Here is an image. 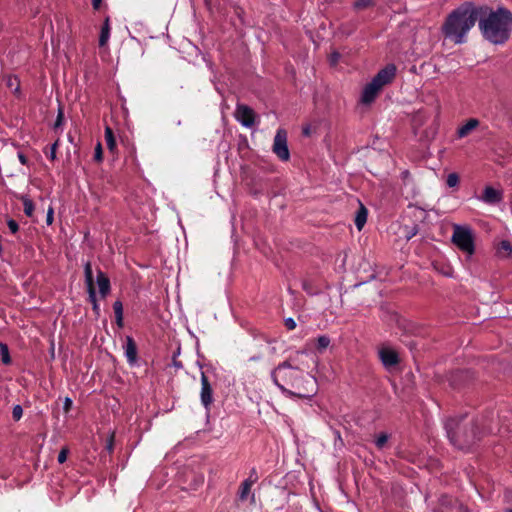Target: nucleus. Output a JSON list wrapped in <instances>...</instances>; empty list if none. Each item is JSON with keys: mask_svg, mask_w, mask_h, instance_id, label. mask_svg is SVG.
I'll return each mask as SVG.
<instances>
[{"mask_svg": "<svg viewBox=\"0 0 512 512\" xmlns=\"http://www.w3.org/2000/svg\"><path fill=\"white\" fill-rule=\"evenodd\" d=\"M413 235H416V230L415 231H411V235L408 236V239H410Z\"/></svg>", "mask_w": 512, "mask_h": 512, "instance_id": "55", "label": "nucleus"}, {"mask_svg": "<svg viewBox=\"0 0 512 512\" xmlns=\"http://www.w3.org/2000/svg\"><path fill=\"white\" fill-rule=\"evenodd\" d=\"M396 71L397 68L394 64H387L372 78V80L382 88L393 81L396 76Z\"/></svg>", "mask_w": 512, "mask_h": 512, "instance_id": "9", "label": "nucleus"}, {"mask_svg": "<svg viewBox=\"0 0 512 512\" xmlns=\"http://www.w3.org/2000/svg\"><path fill=\"white\" fill-rule=\"evenodd\" d=\"M84 276L86 289L88 293V300L92 305L98 304L96 290L94 286L93 270L90 262H86L84 265Z\"/></svg>", "mask_w": 512, "mask_h": 512, "instance_id": "11", "label": "nucleus"}, {"mask_svg": "<svg viewBox=\"0 0 512 512\" xmlns=\"http://www.w3.org/2000/svg\"><path fill=\"white\" fill-rule=\"evenodd\" d=\"M252 486V484L245 480L241 483L238 491V498L240 501H245L248 498Z\"/></svg>", "mask_w": 512, "mask_h": 512, "instance_id": "24", "label": "nucleus"}, {"mask_svg": "<svg viewBox=\"0 0 512 512\" xmlns=\"http://www.w3.org/2000/svg\"><path fill=\"white\" fill-rule=\"evenodd\" d=\"M379 358L385 367V369L389 372L398 371L399 364L401 362L400 354H378Z\"/></svg>", "mask_w": 512, "mask_h": 512, "instance_id": "14", "label": "nucleus"}, {"mask_svg": "<svg viewBox=\"0 0 512 512\" xmlns=\"http://www.w3.org/2000/svg\"><path fill=\"white\" fill-rule=\"evenodd\" d=\"M456 500L448 497L442 496L440 499L441 507L437 509L435 512H453V505Z\"/></svg>", "mask_w": 512, "mask_h": 512, "instance_id": "21", "label": "nucleus"}, {"mask_svg": "<svg viewBox=\"0 0 512 512\" xmlns=\"http://www.w3.org/2000/svg\"><path fill=\"white\" fill-rule=\"evenodd\" d=\"M367 215H368V211L367 209L365 208V206L363 204H360V207L356 213V217H355V226L357 227L358 230H361L363 228V226L365 225L366 221H367Z\"/></svg>", "mask_w": 512, "mask_h": 512, "instance_id": "19", "label": "nucleus"}, {"mask_svg": "<svg viewBox=\"0 0 512 512\" xmlns=\"http://www.w3.org/2000/svg\"><path fill=\"white\" fill-rule=\"evenodd\" d=\"M105 140H106L108 149L111 152H113L116 148V140L114 137L113 130L108 126L105 128Z\"/></svg>", "mask_w": 512, "mask_h": 512, "instance_id": "25", "label": "nucleus"}, {"mask_svg": "<svg viewBox=\"0 0 512 512\" xmlns=\"http://www.w3.org/2000/svg\"><path fill=\"white\" fill-rule=\"evenodd\" d=\"M449 442L459 450H469L487 433H494V428L486 423V420H467V415L449 417L444 422Z\"/></svg>", "mask_w": 512, "mask_h": 512, "instance_id": "2", "label": "nucleus"}, {"mask_svg": "<svg viewBox=\"0 0 512 512\" xmlns=\"http://www.w3.org/2000/svg\"><path fill=\"white\" fill-rule=\"evenodd\" d=\"M309 366L296 364L290 358L279 364L271 373L274 384L286 395L298 398H310L316 393V379L304 372Z\"/></svg>", "mask_w": 512, "mask_h": 512, "instance_id": "1", "label": "nucleus"}, {"mask_svg": "<svg viewBox=\"0 0 512 512\" xmlns=\"http://www.w3.org/2000/svg\"><path fill=\"white\" fill-rule=\"evenodd\" d=\"M382 319L386 321L388 324H396L400 329H402L407 334L421 335L422 327H420L419 325L412 321L402 318L396 312H389L383 310Z\"/></svg>", "mask_w": 512, "mask_h": 512, "instance_id": "6", "label": "nucleus"}, {"mask_svg": "<svg viewBox=\"0 0 512 512\" xmlns=\"http://www.w3.org/2000/svg\"><path fill=\"white\" fill-rule=\"evenodd\" d=\"M92 310H93V312H94L96 317L100 316V306H99V304L92 305Z\"/></svg>", "mask_w": 512, "mask_h": 512, "instance_id": "49", "label": "nucleus"}, {"mask_svg": "<svg viewBox=\"0 0 512 512\" xmlns=\"http://www.w3.org/2000/svg\"><path fill=\"white\" fill-rule=\"evenodd\" d=\"M53 214H54L53 208L50 207L48 209L47 215H46V223H47V225H51L53 223V220H54Z\"/></svg>", "mask_w": 512, "mask_h": 512, "instance_id": "44", "label": "nucleus"}, {"mask_svg": "<svg viewBox=\"0 0 512 512\" xmlns=\"http://www.w3.org/2000/svg\"><path fill=\"white\" fill-rule=\"evenodd\" d=\"M96 283L98 285L99 293H100L101 297L105 298L110 293L111 284H110L109 278L100 269L97 272Z\"/></svg>", "mask_w": 512, "mask_h": 512, "instance_id": "15", "label": "nucleus"}, {"mask_svg": "<svg viewBox=\"0 0 512 512\" xmlns=\"http://www.w3.org/2000/svg\"><path fill=\"white\" fill-rule=\"evenodd\" d=\"M258 474L256 468H252L249 473V477L245 479V481L249 482L250 484H254L258 481Z\"/></svg>", "mask_w": 512, "mask_h": 512, "instance_id": "33", "label": "nucleus"}, {"mask_svg": "<svg viewBox=\"0 0 512 512\" xmlns=\"http://www.w3.org/2000/svg\"><path fill=\"white\" fill-rule=\"evenodd\" d=\"M381 89L382 88L379 85L371 80L368 84H366L362 91L361 102L366 105L371 104Z\"/></svg>", "mask_w": 512, "mask_h": 512, "instance_id": "13", "label": "nucleus"}, {"mask_svg": "<svg viewBox=\"0 0 512 512\" xmlns=\"http://www.w3.org/2000/svg\"><path fill=\"white\" fill-rule=\"evenodd\" d=\"M443 274L446 275V276H450V273L447 272V270H444Z\"/></svg>", "mask_w": 512, "mask_h": 512, "instance_id": "57", "label": "nucleus"}, {"mask_svg": "<svg viewBox=\"0 0 512 512\" xmlns=\"http://www.w3.org/2000/svg\"><path fill=\"white\" fill-rule=\"evenodd\" d=\"M478 26L483 37L492 44H504L512 31V13L499 7L493 10L488 5H477Z\"/></svg>", "mask_w": 512, "mask_h": 512, "instance_id": "3", "label": "nucleus"}, {"mask_svg": "<svg viewBox=\"0 0 512 512\" xmlns=\"http://www.w3.org/2000/svg\"><path fill=\"white\" fill-rule=\"evenodd\" d=\"M182 350V347L180 344H177L176 348H175V351L174 352H177V353H180Z\"/></svg>", "mask_w": 512, "mask_h": 512, "instance_id": "53", "label": "nucleus"}, {"mask_svg": "<svg viewBox=\"0 0 512 512\" xmlns=\"http://www.w3.org/2000/svg\"><path fill=\"white\" fill-rule=\"evenodd\" d=\"M498 418L501 421H510L512 419V411L511 410H504L501 412V414L498 415Z\"/></svg>", "mask_w": 512, "mask_h": 512, "instance_id": "36", "label": "nucleus"}, {"mask_svg": "<svg viewBox=\"0 0 512 512\" xmlns=\"http://www.w3.org/2000/svg\"><path fill=\"white\" fill-rule=\"evenodd\" d=\"M67 453H68V450L67 449H62L59 454H58V457H57V460L59 463H64L67 459Z\"/></svg>", "mask_w": 512, "mask_h": 512, "instance_id": "42", "label": "nucleus"}, {"mask_svg": "<svg viewBox=\"0 0 512 512\" xmlns=\"http://www.w3.org/2000/svg\"><path fill=\"white\" fill-rule=\"evenodd\" d=\"M371 3V0H356L354 3V7L356 9H363L369 7Z\"/></svg>", "mask_w": 512, "mask_h": 512, "instance_id": "34", "label": "nucleus"}, {"mask_svg": "<svg viewBox=\"0 0 512 512\" xmlns=\"http://www.w3.org/2000/svg\"><path fill=\"white\" fill-rule=\"evenodd\" d=\"M388 439V434L380 433L375 440V445L377 446V448L382 449L387 443Z\"/></svg>", "mask_w": 512, "mask_h": 512, "instance_id": "29", "label": "nucleus"}, {"mask_svg": "<svg viewBox=\"0 0 512 512\" xmlns=\"http://www.w3.org/2000/svg\"><path fill=\"white\" fill-rule=\"evenodd\" d=\"M174 365H175L176 367H181V364H180V363H178V362H176V361H174Z\"/></svg>", "mask_w": 512, "mask_h": 512, "instance_id": "56", "label": "nucleus"}, {"mask_svg": "<svg viewBox=\"0 0 512 512\" xmlns=\"http://www.w3.org/2000/svg\"><path fill=\"white\" fill-rule=\"evenodd\" d=\"M92 6L95 10H98L101 6L102 0H91Z\"/></svg>", "mask_w": 512, "mask_h": 512, "instance_id": "50", "label": "nucleus"}, {"mask_svg": "<svg viewBox=\"0 0 512 512\" xmlns=\"http://www.w3.org/2000/svg\"><path fill=\"white\" fill-rule=\"evenodd\" d=\"M57 147H58V140L55 141L51 147H50V152L48 154V157L54 161L56 159V151H57Z\"/></svg>", "mask_w": 512, "mask_h": 512, "instance_id": "38", "label": "nucleus"}, {"mask_svg": "<svg viewBox=\"0 0 512 512\" xmlns=\"http://www.w3.org/2000/svg\"><path fill=\"white\" fill-rule=\"evenodd\" d=\"M500 248L508 253H510L512 251V246L510 244L509 241L507 240H503L501 243H500Z\"/></svg>", "mask_w": 512, "mask_h": 512, "instance_id": "43", "label": "nucleus"}, {"mask_svg": "<svg viewBox=\"0 0 512 512\" xmlns=\"http://www.w3.org/2000/svg\"><path fill=\"white\" fill-rule=\"evenodd\" d=\"M302 289L309 295H317L319 293V290L316 289L312 282L310 280H303L302 281Z\"/></svg>", "mask_w": 512, "mask_h": 512, "instance_id": "26", "label": "nucleus"}, {"mask_svg": "<svg viewBox=\"0 0 512 512\" xmlns=\"http://www.w3.org/2000/svg\"><path fill=\"white\" fill-rule=\"evenodd\" d=\"M331 340L327 335H320L317 338L310 340L308 343L309 349L326 350L330 348Z\"/></svg>", "mask_w": 512, "mask_h": 512, "instance_id": "17", "label": "nucleus"}, {"mask_svg": "<svg viewBox=\"0 0 512 512\" xmlns=\"http://www.w3.org/2000/svg\"><path fill=\"white\" fill-rule=\"evenodd\" d=\"M413 235H416V230L415 231H411V235L408 236V239H410Z\"/></svg>", "mask_w": 512, "mask_h": 512, "instance_id": "54", "label": "nucleus"}, {"mask_svg": "<svg viewBox=\"0 0 512 512\" xmlns=\"http://www.w3.org/2000/svg\"><path fill=\"white\" fill-rule=\"evenodd\" d=\"M126 358H127V361L128 363L133 366V365H136L138 363V356L139 354H125Z\"/></svg>", "mask_w": 512, "mask_h": 512, "instance_id": "39", "label": "nucleus"}, {"mask_svg": "<svg viewBox=\"0 0 512 512\" xmlns=\"http://www.w3.org/2000/svg\"><path fill=\"white\" fill-rule=\"evenodd\" d=\"M102 159H103L102 146H101V143L98 142L95 147L94 160L97 162H101Z\"/></svg>", "mask_w": 512, "mask_h": 512, "instance_id": "30", "label": "nucleus"}, {"mask_svg": "<svg viewBox=\"0 0 512 512\" xmlns=\"http://www.w3.org/2000/svg\"><path fill=\"white\" fill-rule=\"evenodd\" d=\"M446 184L450 188L456 187L459 184V175L455 172L448 174Z\"/></svg>", "mask_w": 512, "mask_h": 512, "instance_id": "28", "label": "nucleus"}, {"mask_svg": "<svg viewBox=\"0 0 512 512\" xmlns=\"http://www.w3.org/2000/svg\"><path fill=\"white\" fill-rule=\"evenodd\" d=\"M113 310H114L117 325L119 327H122L123 326V304L120 300H117L114 302Z\"/></svg>", "mask_w": 512, "mask_h": 512, "instance_id": "22", "label": "nucleus"}, {"mask_svg": "<svg viewBox=\"0 0 512 512\" xmlns=\"http://www.w3.org/2000/svg\"><path fill=\"white\" fill-rule=\"evenodd\" d=\"M2 355V363L8 365L11 363V354H1Z\"/></svg>", "mask_w": 512, "mask_h": 512, "instance_id": "48", "label": "nucleus"}, {"mask_svg": "<svg viewBox=\"0 0 512 512\" xmlns=\"http://www.w3.org/2000/svg\"><path fill=\"white\" fill-rule=\"evenodd\" d=\"M123 348L125 349V352H136V350H137L136 343L132 337H130V336L126 337Z\"/></svg>", "mask_w": 512, "mask_h": 512, "instance_id": "27", "label": "nucleus"}, {"mask_svg": "<svg viewBox=\"0 0 512 512\" xmlns=\"http://www.w3.org/2000/svg\"><path fill=\"white\" fill-rule=\"evenodd\" d=\"M453 509V512H470L467 507L458 501L454 502Z\"/></svg>", "mask_w": 512, "mask_h": 512, "instance_id": "37", "label": "nucleus"}, {"mask_svg": "<svg viewBox=\"0 0 512 512\" xmlns=\"http://www.w3.org/2000/svg\"><path fill=\"white\" fill-rule=\"evenodd\" d=\"M23 409L20 405H15L12 410V417L14 420L18 421L22 417Z\"/></svg>", "mask_w": 512, "mask_h": 512, "instance_id": "32", "label": "nucleus"}, {"mask_svg": "<svg viewBox=\"0 0 512 512\" xmlns=\"http://www.w3.org/2000/svg\"><path fill=\"white\" fill-rule=\"evenodd\" d=\"M235 118L242 126L251 128L255 124L256 114L254 110L245 104H237Z\"/></svg>", "mask_w": 512, "mask_h": 512, "instance_id": "8", "label": "nucleus"}, {"mask_svg": "<svg viewBox=\"0 0 512 512\" xmlns=\"http://www.w3.org/2000/svg\"><path fill=\"white\" fill-rule=\"evenodd\" d=\"M110 37V23L109 18L107 17L104 21V24L101 28L100 36H99V46L103 47L108 43Z\"/></svg>", "mask_w": 512, "mask_h": 512, "instance_id": "20", "label": "nucleus"}, {"mask_svg": "<svg viewBox=\"0 0 512 512\" xmlns=\"http://www.w3.org/2000/svg\"><path fill=\"white\" fill-rule=\"evenodd\" d=\"M84 276L86 289L88 293V300L92 305L98 304L96 290L94 286L93 270L90 262H86L84 265Z\"/></svg>", "mask_w": 512, "mask_h": 512, "instance_id": "10", "label": "nucleus"}, {"mask_svg": "<svg viewBox=\"0 0 512 512\" xmlns=\"http://www.w3.org/2000/svg\"><path fill=\"white\" fill-rule=\"evenodd\" d=\"M481 200L487 204H497L502 200V195L500 191L494 189L491 186H487L484 189Z\"/></svg>", "mask_w": 512, "mask_h": 512, "instance_id": "16", "label": "nucleus"}, {"mask_svg": "<svg viewBox=\"0 0 512 512\" xmlns=\"http://www.w3.org/2000/svg\"><path fill=\"white\" fill-rule=\"evenodd\" d=\"M451 240L464 253L472 255L475 252L474 236L470 227L454 225Z\"/></svg>", "mask_w": 512, "mask_h": 512, "instance_id": "5", "label": "nucleus"}, {"mask_svg": "<svg viewBox=\"0 0 512 512\" xmlns=\"http://www.w3.org/2000/svg\"><path fill=\"white\" fill-rule=\"evenodd\" d=\"M7 225H8L9 230L11 231V233L15 234L18 232L19 225L14 219H9L7 221Z\"/></svg>", "mask_w": 512, "mask_h": 512, "instance_id": "35", "label": "nucleus"}, {"mask_svg": "<svg viewBox=\"0 0 512 512\" xmlns=\"http://www.w3.org/2000/svg\"><path fill=\"white\" fill-rule=\"evenodd\" d=\"M479 125V121L475 118L469 119L463 126H461L458 131V137L463 138L466 137L472 130H474Z\"/></svg>", "mask_w": 512, "mask_h": 512, "instance_id": "18", "label": "nucleus"}, {"mask_svg": "<svg viewBox=\"0 0 512 512\" xmlns=\"http://www.w3.org/2000/svg\"><path fill=\"white\" fill-rule=\"evenodd\" d=\"M63 119H64L63 111H62V109H59L56 121L54 123L55 129H57L58 127H60L62 125Z\"/></svg>", "mask_w": 512, "mask_h": 512, "instance_id": "40", "label": "nucleus"}, {"mask_svg": "<svg viewBox=\"0 0 512 512\" xmlns=\"http://www.w3.org/2000/svg\"><path fill=\"white\" fill-rule=\"evenodd\" d=\"M72 404H73L72 399L69 397H66L64 400V404H63V410L65 412H68L71 409Z\"/></svg>", "mask_w": 512, "mask_h": 512, "instance_id": "45", "label": "nucleus"}, {"mask_svg": "<svg viewBox=\"0 0 512 512\" xmlns=\"http://www.w3.org/2000/svg\"><path fill=\"white\" fill-rule=\"evenodd\" d=\"M284 324L288 330H293L296 328V322L293 318L288 317L284 320Z\"/></svg>", "mask_w": 512, "mask_h": 512, "instance_id": "41", "label": "nucleus"}, {"mask_svg": "<svg viewBox=\"0 0 512 512\" xmlns=\"http://www.w3.org/2000/svg\"><path fill=\"white\" fill-rule=\"evenodd\" d=\"M505 512H512V508H507Z\"/></svg>", "mask_w": 512, "mask_h": 512, "instance_id": "60", "label": "nucleus"}, {"mask_svg": "<svg viewBox=\"0 0 512 512\" xmlns=\"http://www.w3.org/2000/svg\"><path fill=\"white\" fill-rule=\"evenodd\" d=\"M18 159H19L21 164H23V165H27L28 164V158L26 157V155L24 153L18 152Z\"/></svg>", "mask_w": 512, "mask_h": 512, "instance_id": "47", "label": "nucleus"}, {"mask_svg": "<svg viewBox=\"0 0 512 512\" xmlns=\"http://www.w3.org/2000/svg\"><path fill=\"white\" fill-rule=\"evenodd\" d=\"M20 200L23 203L25 215L32 217L35 209L33 201L27 195H22Z\"/></svg>", "mask_w": 512, "mask_h": 512, "instance_id": "23", "label": "nucleus"}, {"mask_svg": "<svg viewBox=\"0 0 512 512\" xmlns=\"http://www.w3.org/2000/svg\"><path fill=\"white\" fill-rule=\"evenodd\" d=\"M406 346H407V348H408L409 350H411V351H412L413 349H417V344H416V342H414V341H409V342L406 344Z\"/></svg>", "mask_w": 512, "mask_h": 512, "instance_id": "51", "label": "nucleus"}, {"mask_svg": "<svg viewBox=\"0 0 512 512\" xmlns=\"http://www.w3.org/2000/svg\"><path fill=\"white\" fill-rule=\"evenodd\" d=\"M340 58V54L338 52H333L330 56V62L332 65H335Z\"/></svg>", "mask_w": 512, "mask_h": 512, "instance_id": "46", "label": "nucleus"}, {"mask_svg": "<svg viewBox=\"0 0 512 512\" xmlns=\"http://www.w3.org/2000/svg\"><path fill=\"white\" fill-rule=\"evenodd\" d=\"M313 363H317V359L312 358Z\"/></svg>", "mask_w": 512, "mask_h": 512, "instance_id": "61", "label": "nucleus"}, {"mask_svg": "<svg viewBox=\"0 0 512 512\" xmlns=\"http://www.w3.org/2000/svg\"><path fill=\"white\" fill-rule=\"evenodd\" d=\"M272 151L281 161L289 160L290 152L288 149L287 132L285 129L279 128L276 131Z\"/></svg>", "mask_w": 512, "mask_h": 512, "instance_id": "7", "label": "nucleus"}, {"mask_svg": "<svg viewBox=\"0 0 512 512\" xmlns=\"http://www.w3.org/2000/svg\"><path fill=\"white\" fill-rule=\"evenodd\" d=\"M200 399L205 409L209 410L211 404L213 403V390L207 376L204 373L201 375Z\"/></svg>", "mask_w": 512, "mask_h": 512, "instance_id": "12", "label": "nucleus"}, {"mask_svg": "<svg viewBox=\"0 0 512 512\" xmlns=\"http://www.w3.org/2000/svg\"><path fill=\"white\" fill-rule=\"evenodd\" d=\"M0 352H9L7 344L0 342Z\"/></svg>", "mask_w": 512, "mask_h": 512, "instance_id": "52", "label": "nucleus"}, {"mask_svg": "<svg viewBox=\"0 0 512 512\" xmlns=\"http://www.w3.org/2000/svg\"><path fill=\"white\" fill-rule=\"evenodd\" d=\"M478 22L477 5L465 2L454 9L446 18L442 31L455 44L466 42L468 32Z\"/></svg>", "mask_w": 512, "mask_h": 512, "instance_id": "4", "label": "nucleus"}, {"mask_svg": "<svg viewBox=\"0 0 512 512\" xmlns=\"http://www.w3.org/2000/svg\"><path fill=\"white\" fill-rule=\"evenodd\" d=\"M251 501H252V502H254V501H255V495H254V494H252V495H251Z\"/></svg>", "mask_w": 512, "mask_h": 512, "instance_id": "59", "label": "nucleus"}, {"mask_svg": "<svg viewBox=\"0 0 512 512\" xmlns=\"http://www.w3.org/2000/svg\"><path fill=\"white\" fill-rule=\"evenodd\" d=\"M107 447L109 450H112V442H110Z\"/></svg>", "mask_w": 512, "mask_h": 512, "instance_id": "58", "label": "nucleus"}, {"mask_svg": "<svg viewBox=\"0 0 512 512\" xmlns=\"http://www.w3.org/2000/svg\"><path fill=\"white\" fill-rule=\"evenodd\" d=\"M377 352H382V353L399 352V348H395V347L391 346L389 343H384L381 345V347L378 349Z\"/></svg>", "mask_w": 512, "mask_h": 512, "instance_id": "31", "label": "nucleus"}]
</instances>
